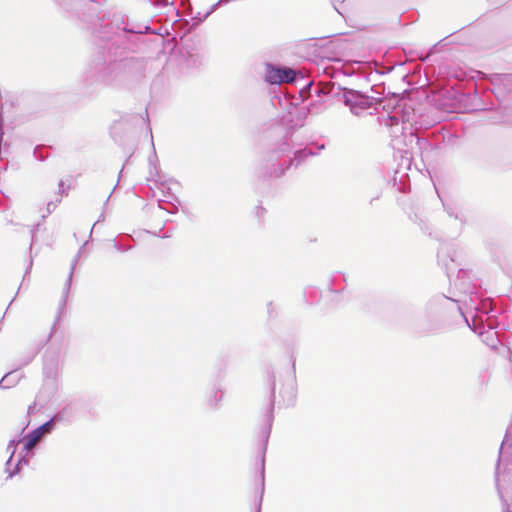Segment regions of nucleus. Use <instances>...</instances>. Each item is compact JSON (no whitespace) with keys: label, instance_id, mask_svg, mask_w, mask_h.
Returning <instances> with one entry per match:
<instances>
[{"label":"nucleus","instance_id":"f257e3e1","mask_svg":"<svg viewBox=\"0 0 512 512\" xmlns=\"http://www.w3.org/2000/svg\"><path fill=\"white\" fill-rule=\"evenodd\" d=\"M295 72L290 68H276L269 66L266 72V80L271 84H281L293 82Z\"/></svg>","mask_w":512,"mask_h":512},{"label":"nucleus","instance_id":"7ed1b4c3","mask_svg":"<svg viewBox=\"0 0 512 512\" xmlns=\"http://www.w3.org/2000/svg\"><path fill=\"white\" fill-rule=\"evenodd\" d=\"M69 288H70V279H68L63 288H62V291H61V295H60V298L58 300V311L56 313V320L59 319L60 315L62 314V311L65 307V304H66V301H67V297H68V294H69Z\"/></svg>","mask_w":512,"mask_h":512},{"label":"nucleus","instance_id":"f03ea898","mask_svg":"<svg viewBox=\"0 0 512 512\" xmlns=\"http://www.w3.org/2000/svg\"><path fill=\"white\" fill-rule=\"evenodd\" d=\"M48 425L49 423L43 424L42 426L38 427L25 437L24 447L26 450L29 451L35 447V445L40 441L43 434L48 430Z\"/></svg>","mask_w":512,"mask_h":512}]
</instances>
